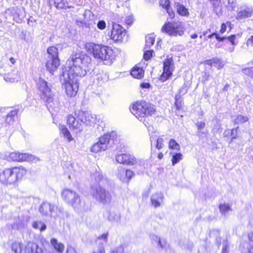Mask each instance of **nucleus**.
Returning a JSON list of instances; mask_svg holds the SVG:
<instances>
[{
	"instance_id": "obj_1",
	"label": "nucleus",
	"mask_w": 253,
	"mask_h": 253,
	"mask_svg": "<svg viewBox=\"0 0 253 253\" xmlns=\"http://www.w3.org/2000/svg\"><path fill=\"white\" fill-rule=\"evenodd\" d=\"M91 61L89 56L82 52L72 54L67 60L60 80L68 96L76 95L79 89V77L84 76L90 70Z\"/></svg>"
},
{
	"instance_id": "obj_2",
	"label": "nucleus",
	"mask_w": 253,
	"mask_h": 253,
	"mask_svg": "<svg viewBox=\"0 0 253 253\" xmlns=\"http://www.w3.org/2000/svg\"><path fill=\"white\" fill-rule=\"evenodd\" d=\"M85 49L96 59L112 63L115 59V55L112 49L107 46L88 42L85 44Z\"/></svg>"
},
{
	"instance_id": "obj_3",
	"label": "nucleus",
	"mask_w": 253,
	"mask_h": 253,
	"mask_svg": "<svg viewBox=\"0 0 253 253\" xmlns=\"http://www.w3.org/2000/svg\"><path fill=\"white\" fill-rule=\"evenodd\" d=\"M130 111L138 120L142 122L148 130H150V126L145 123L146 118L153 115L156 111L154 105L145 101H137L130 107Z\"/></svg>"
},
{
	"instance_id": "obj_4",
	"label": "nucleus",
	"mask_w": 253,
	"mask_h": 253,
	"mask_svg": "<svg viewBox=\"0 0 253 253\" xmlns=\"http://www.w3.org/2000/svg\"><path fill=\"white\" fill-rule=\"evenodd\" d=\"M26 174L23 168L5 169L0 173V182L6 186L14 185Z\"/></svg>"
},
{
	"instance_id": "obj_5",
	"label": "nucleus",
	"mask_w": 253,
	"mask_h": 253,
	"mask_svg": "<svg viewBox=\"0 0 253 253\" xmlns=\"http://www.w3.org/2000/svg\"><path fill=\"white\" fill-rule=\"evenodd\" d=\"M62 199L75 210L82 211L84 210V202H82L80 196L76 191L70 189L65 188L61 192Z\"/></svg>"
},
{
	"instance_id": "obj_6",
	"label": "nucleus",
	"mask_w": 253,
	"mask_h": 253,
	"mask_svg": "<svg viewBox=\"0 0 253 253\" xmlns=\"http://www.w3.org/2000/svg\"><path fill=\"white\" fill-rule=\"evenodd\" d=\"M37 85L41 98L46 103L47 106L52 107L51 104H54V96L47 82L43 79L39 78ZM55 102H56V100H55Z\"/></svg>"
},
{
	"instance_id": "obj_7",
	"label": "nucleus",
	"mask_w": 253,
	"mask_h": 253,
	"mask_svg": "<svg viewBox=\"0 0 253 253\" xmlns=\"http://www.w3.org/2000/svg\"><path fill=\"white\" fill-rule=\"evenodd\" d=\"M185 28L183 24L180 21L168 22L165 23L161 29V31L169 36L176 37L183 35Z\"/></svg>"
},
{
	"instance_id": "obj_8",
	"label": "nucleus",
	"mask_w": 253,
	"mask_h": 253,
	"mask_svg": "<svg viewBox=\"0 0 253 253\" xmlns=\"http://www.w3.org/2000/svg\"><path fill=\"white\" fill-rule=\"evenodd\" d=\"M91 194L94 199L103 204H108L111 201L110 193L100 185L92 186Z\"/></svg>"
},
{
	"instance_id": "obj_9",
	"label": "nucleus",
	"mask_w": 253,
	"mask_h": 253,
	"mask_svg": "<svg viewBox=\"0 0 253 253\" xmlns=\"http://www.w3.org/2000/svg\"><path fill=\"white\" fill-rule=\"evenodd\" d=\"M39 211L43 215L56 217L60 215L63 210L48 202H43L41 206Z\"/></svg>"
},
{
	"instance_id": "obj_10",
	"label": "nucleus",
	"mask_w": 253,
	"mask_h": 253,
	"mask_svg": "<svg viewBox=\"0 0 253 253\" xmlns=\"http://www.w3.org/2000/svg\"><path fill=\"white\" fill-rule=\"evenodd\" d=\"M110 137V134L108 133L99 137L98 141L92 145L90 151L92 152L97 153L106 150L108 148Z\"/></svg>"
},
{
	"instance_id": "obj_11",
	"label": "nucleus",
	"mask_w": 253,
	"mask_h": 253,
	"mask_svg": "<svg viewBox=\"0 0 253 253\" xmlns=\"http://www.w3.org/2000/svg\"><path fill=\"white\" fill-rule=\"evenodd\" d=\"M163 73L160 76V80L164 82L169 79L172 74L174 65L172 58L165 60L163 63Z\"/></svg>"
},
{
	"instance_id": "obj_12",
	"label": "nucleus",
	"mask_w": 253,
	"mask_h": 253,
	"mask_svg": "<svg viewBox=\"0 0 253 253\" xmlns=\"http://www.w3.org/2000/svg\"><path fill=\"white\" fill-rule=\"evenodd\" d=\"M125 36V29L118 24L113 23L110 35L111 39L115 42L122 41Z\"/></svg>"
},
{
	"instance_id": "obj_13",
	"label": "nucleus",
	"mask_w": 253,
	"mask_h": 253,
	"mask_svg": "<svg viewBox=\"0 0 253 253\" xmlns=\"http://www.w3.org/2000/svg\"><path fill=\"white\" fill-rule=\"evenodd\" d=\"M9 159L13 161L37 162L39 159L35 156L27 153H19L14 152L9 154Z\"/></svg>"
},
{
	"instance_id": "obj_14",
	"label": "nucleus",
	"mask_w": 253,
	"mask_h": 253,
	"mask_svg": "<svg viewBox=\"0 0 253 253\" xmlns=\"http://www.w3.org/2000/svg\"><path fill=\"white\" fill-rule=\"evenodd\" d=\"M67 122L69 128L76 133L81 132L83 129V122L75 118L72 115L67 117Z\"/></svg>"
},
{
	"instance_id": "obj_15",
	"label": "nucleus",
	"mask_w": 253,
	"mask_h": 253,
	"mask_svg": "<svg viewBox=\"0 0 253 253\" xmlns=\"http://www.w3.org/2000/svg\"><path fill=\"white\" fill-rule=\"evenodd\" d=\"M26 253H49L44 247L34 242H28L26 245Z\"/></svg>"
},
{
	"instance_id": "obj_16",
	"label": "nucleus",
	"mask_w": 253,
	"mask_h": 253,
	"mask_svg": "<svg viewBox=\"0 0 253 253\" xmlns=\"http://www.w3.org/2000/svg\"><path fill=\"white\" fill-rule=\"evenodd\" d=\"M116 161L120 164L133 165L137 163L136 158L129 154H121L116 156Z\"/></svg>"
},
{
	"instance_id": "obj_17",
	"label": "nucleus",
	"mask_w": 253,
	"mask_h": 253,
	"mask_svg": "<svg viewBox=\"0 0 253 253\" xmlns=\"http://www.w3.org/2000/svg\"><path fill=\"white\" fill-rule=\"evenodd\" d=\"M133 175L132 171L129 169H125L123 167H119L118 169L117 177L123 182H127L131 178Z\"/></svg>"
},
{
	"instance_id": "obj_18",
	"label": "nucleus",
	"mask_w": 253,
	"mask_h": 253,
	"mask_svg": "<svg viewBox=\"0 0 253 253\" xmlns=\"http://www.w3.org/2000/svg\"><path fill=\"white\" fill-rule=\"evenodd\" d=\"M83 118L81 122L88 126H94L99 122L97 116L87 112H82Z\"/></svg>"
},
{
	"instance_id": "obj_19",
	"label": "nucleus",
	"mask_w": 253,
	"mask_h": 253,
	"mask_svg": "<svg viewBox=\"0 0 253 253\" xmlns=\"http://www.w3.org/2000/svg\"><path fill=\"white\" fill-rule=\"evenodd\" d=\"M60 65V60L59 58H47L46 63L47 70L51 74H53Z\"/></svg>"
},
{
	"instance_id": "obj_20",
	"label": "nucleus",
	"mask_w": 253,
	"mask_h": 253,
	"mask_svg": "<svg viewBox=\"0 0 253 253\" xmlns=\"http://www.w3.org/2000/svg\"><path fill=\"white\" fill-rule=\"evenodd\" d=\"M164 196L163 193L157 192L153 194L151 197V203L155 208L160 207L164 203Z\"/></svg>"
},
{
	"instance_id": "obj_21",
	"label": "nucleus",
	"mask_w": 253,
	"mask_h": 253,
	"mask_svg": "<svg viewBox=\"0 0 253 253\" xmlns=\"http://www.w3.org/2000/svg\"><path fill=\"white\" fill-rule=\"evenodd\" d=\"M20 79V73L17 70H14L12 72L5 74L4 76V80L7 82H17Z\"/></svg>"
},
{
	"instance_id": "obj_22",
	"label": "nucleus",
	"mask_w": 253,
	"mask_h": 253,
	"mask_svg": "<svg viewBox=\"0 0 253 253\" xmlns=\"http://www.w3.org/2000/svg\"><path fill=\"white\" fill-rule=\"evenodd\" d=\"M253 13V9L250 7L241 8L238 11L236 19L238 20L249 18Z\"/></svg>"
},
{
	"instance_id": "obj_23",
	"label": "nucleus",
	"mask_w": 253,
	"mask_h": 253,
	"mask_svg": "<svg viewBox=\"0 0 253 253\" xmlns=\"http://www.w3.org/2000/svg\"><path fill=\"white\" fill-rule=\"evenodd\" d=\"M50 244L58 253H63L64 250V245L63 243L59 242L55 238H52L50 240Z\"/></svg>"
},
{
	"instance_id": "obj_24",
	"label": "nucleus",
	"mask_w": 253,
	"mask_h": 253,
	"mask_svg": "<svg viewBox=\"0 0 253 253\" xmlns=\"http://www.w3.org/2000/svg\"><path fill=\"white\" fill-rule=\"evenodd\" d=\"M11 250L14 253H26V245L22 243L15 242L11 246Z\"/></svg>"
},
{
	"instance_id": "obj_25",
	"label": "nucleus",
	"mask_w": 253,
	"mask_h": 253,
	"mask_svg": "<svg viewBox=\"0 0 253 253\" xmlns=\"http://www.w3.org/2000/svg\"><path fill=\"white\" fill-rule=\"evenodd\" d=\"M17 112L16 110H12L7 114L6 118L2 120L0 119V127L2 126V122L4 120L6 123L11 125L14 122V118L17 115Z\"/></svg>"
},
{
	"instance_id": "obj_26",
	"label": "nucleus",
	"mask_w": 253,
	"mask_h": 253,
	"mask_svg": "<svg viewBox=\"0 0 253 253\" xmlns=\"http://www.w3.org/2000/svg\"><path fill=\"white\" fill-rule=\"evenodd\" d=\"M236 0H219V5L224 6L229 10H232L236 5Z\"/></svg>"
},
{
	"instance_id": "obj_27",
	"label": "nucleus",
	"mask_w": 253,
	"mask_h": 253,
	"mask_svg": "<svg viewBox=\"0 0 253 253\" xmlns=\"http://www.w3.org/2000/svg\"><path fill=\"white\" fill-rule=\"evenodd\" d=\"M175 7L176 9L177 12L180 15L186 17L189 15L188 9L182 4H181L179 3H175Z\"/></svg>"
},
{
	"instance_id": "obj_28",
	"label": "nucleus",
	"mask_w": 253,
	"mask_h": 253,
	"mask_svg": "<svg viewBox=\"0 0 253 253\" xmlns=\"http://www.w3.org/2000/svg\"><path fill=\"white\" fill-rule=\"evenodd\" d=\"M130 74L134 78L140 79L144 76V71L142 68L135 66L132 69Z\"/></svg>"
},
{
	"instance_id": "obj_29",
	"label": "nucleus",
	"mask_w": 253,
	"mask_h": 253,
	"mask_svg": "<svg viewBox=\"0 0 253 253\" xmlns=\"http://www.w3.org/2000/svg\"><path fill=\"white\" fill-rule=\"evenodd\" d=\"M59 129L61 133L63 135V136L66 138L68 141H71L73 140V138L72 137V135L66 127L65 126L62 125L59 126Z\"/></svg>"
},
{
	"instance_id": "obj_30",
	"label": "nucleus",
	"mask_w": 253,
	"mask_h": 253,
	"mask_svg": "<svg viewBox=\"0 0 253 253\" xmlns=\"http://www.w3.org/2000/svg\"><path fill=\"white\" fill-rule=\"evenodd\" d=\"M248 120L249 119L247 116H244L242 115H238L235 117H232V122L235 125L247 122Z\"/></svg>"
},
{
	"instance_id": "obj_31",
	"label": "nucleus",
	"mask_w": 253,
	"mask_h": 253,
	"mask_svg": "<svg viewBox=\"0 0 253 253\" xmlns=\"http://www.w3.org/2000/svg\"><path fill=\"white\" fill-rule=\"evenodd\" d=\"M54 3L57 9H67L71 7L65 0H56Z\"/></svg>"
},
{
	"instance_id": "obj_32",
	"label": "nucleus",
	"mask_w": 253,
	"mask_h": 253,
	"mask_svg": "<svg viewBox=\"0 0 253 253\" xmlns=\"http://www.w3.org/2000/svg\"><path fill=\"white\" fill-rule=\"evenodd\" d=\"M47 53L49 58H59L58 49L56 47L51 46L47 48Z\"/></svg>"
},
{
	"instance_id": "obj_33",
	"label": "nucleus",
	"mask_w": 253,
	"mask_h": 253,
	"mask_svg": "<svg viewBox=\"0 0 253 253\" xmlns=\"http://www.w3.org/2000/svg\"><path fill=\"white\" fill-rule=\"evenodd\" d=\"M155 36L153 34H151L146 36L145 48H149L153 45L155 42Z\"/></svg>"
},
{
	"instance_id": "obj_34",
	"label": "nucleus",
	"mask_w": 253,
	"mask_h": 253,
	"mask_svg": "<svg viewBox=\"0 0 253 253\" xmlns=\"http://www.w3.org/2000/svg\"><path fill=\"white\" fill-rule=\"evenodd\" d=\"M107 214V218L111 221L118 222L120 219V215L114 211H109Z\"/></svg>"
},
{
	"instance_id": "obj_35",
	"label": "nucleus",
	"mask_w": 253,
	"mask_h": 253,
	"mask_svg": "<svg viewBox=\"0 0 253 253\" xmlns=\"http://www.w3.org/2000/svg\"><path fill=\"white\" fill-rule=\"evenodd\" d=\"M152 240L154 242L157 243L161 249H167V244L165 240H161L159 237L157 236H153Z\"/></svg>"
},
{
	"instance_id": "obj_36",
	"label": "nucleus",
	"mask_w": 253,
	"mask_h": 253,
	"mask_svg": "<svg viewBox=\"0 0 253 253\" xmlns=\"http://www.w3.org/2000/svg\"><path fill=\"white\" fill-rule=\"evenodd\" d=\"M210 62L211 65L217 68L218 69L222 68L224 65V63L217 58H213L210 60Z\"/></svg>"
},
{
	"instance_id": "obj_37",
	"label": "nucleus",
	"mask_w": 253,
	"mask_h": 253,
	"mask_svg": "<svg viewBox=\"0 0 253 253\" xmlns=\"http://www.w3.org/2000/svg\"><path fill=\"white\" fill-rule=\"evenodd\" d=\"M32 227L35 229L39 230L41 232L44 231L46 228V225L42 221H34L32 224Z\"/></svg>"
},
{
	"instance_id": "obj_38",
	"label": "nucleus",
	"mask_w": 253,
	"mask_h": 253,
	"mask_svg": "<svg viewBox=\"0 0 253 253\" xmlns=\"http://www.w3.org/2000/svg\"><path fill=\"white\" fill-rule=\"evenodd\" d=\"M169 148L170 149L179 151L180 150V146L179 144L176 142L173 139H170L169 142Z\"/></svg>"
},
{
	"instance_id": "obj_39",
	"label": "nucleus",
	"mask_w": 253,
	"mask_h": 253,
	"mask_svg": "<svg viewBox=\"0 0 253 253\" xmlns=\"http://www.w3.org/2000/svg\"><path fill=\"white\" fill-rule=\"evenodd\" d=\"M183 158V155L182 154L180 153H175L173 155L171 162L173 166L175 165L176 164L178 163L180 160H181Z\"/></svg>"
},
{
	"instance_id": "obj_40",
	"label": "nucleus",
	"mask_w": 253,
	"mask_h": 253,
	"mask_svg": "<svg viewBox=\"0 0 253 253\" xmlns=\"http://www.w3.org/2000/svg\"><path fill=\"white\" fill-rule=\"evenodd\" d=\"M219 210L223 215H225L227 212L231 210L230 206L228 204H221L219 205Z\"/></svg>"
},
{
	"instance_id": "obj_41",
	"label": "nucleus",
	"mask_w": 253,
	"mask_h": 253,
	"mask_svg": "<svg viewBox=\"0 0 253 253\" xmlns=\"http://www.w3.org/2000/svg\"><path fill=\"white\" fill-rule=\"evenodd\" d=\"M92 178H94L96 182L100 181L103 178V175L101 170L98 169L92 175Z\"/></svg>"
},
{
	"instance_id": "obj_42",
	"label": "nucleus",
	"mask_w": 253,
	"mask_h": 253,
	"mask_svg": "<svg viewBox=\"0 0 253 253\" xmlns=\"http://www.w3.org/2000/svg\"><path fill=\"white\" fill-rule=\"evenodd\" d=\"M242 72L244 74L253 79V67L244 68Z\"/></svg>"
},
{
	"instance_id": "obj_43",
	"label": "nucleus",
	"mask_w": 253,
	"mask_h": 253,
	"mask_svg": "<svg viewBox=\"0 0 253 253\" xmlns=\"http://www.w3.org/2000/svg\"><path fill=\"white\" fill-rule=\"evenodd\" d=\"M145 50L144 52L143 57L145 60H148L150 59L152 56V53L153 52V50H148V48H145Z\"/></svg>"
},
{
	"instance_id": "obj_44",
	"label": "nucleus",
	"mask_w": 253,
	"mask_h": 253,
	"mask_svg": "<svg viewBox=\"0 0 253 253\" xmlns=\"http://www.w3.org/2000/svg\"><path fill=\"white\" fill-rule=\"evenodd\" d=\"M197 128H198V131L197 132V134L198 136L201 135V130L204 128L205 126V123L203 122H198L196 124Z\"/></svg>"
},
{
	"instance_id": "obj_45",
	"label": "nucleus",
	"mask_w": 253,
	"mask_h": 253,
	"mask_svg": "<svg viewBox=\"0 0 253 253\" xmlns=\"http://www.w3.org/2000/svg\"><path fill=\"white\" fill-rule=\"evenodd\" d=\"M164 140L162 138H158L157 139L156 148L157 149H161L164 147Z\"/></svg>"
},
{
	"instance_id": "obj_46",
	"label": "nucleus",
	"mask_w": 253,
	"mask_h": 253,
	"mask_svg": "<svg viewBox=\"0 0 253 253\" xmlns=\"http://www.w3.org/2000/svg\"><path fill=\"white\" fill-rule=\"evenodd\" d=\"M97 27L99 29L103 30L106 28V23L104 20H99L97 24Z\"/></svg>"
},
{
	"instance_id": "obj_47",
	"label": "nucleus",
	"mask_w": 253,
	"mask_h": 253,
	"mask_svg": "<svg viewBox=\"0 0 253 253\" xmlns=\"http://www.w3.org/2000/svg\"><path fill=\"white\" fill-rule=\"evenodd\" d=\"M160 4L166 9L170 7L169 0H160Z\"/></svg>"
},
{
	"instance_id": "obj_48",
	"label": "nucleus",
	"mask_w": 253,
	"mask_h": 253,
	"mask_svg": "<svg viewBox=\"0 0 253 253\" xmlns=\"http://www.w3.org/2000/svg\"><path fill=\"white\" fill-rule=\"evenodd\" d=\"M238 128L239 127L237 126V127L231 129V135L232 136V140L237 138Z\"/></svg>"
},
{
	"instance_id": "obj_49",
	"label": "nucleus",
	"mask_w": 253,
	"mask_h": 253,
	"mask_svg": "<svg viewBox=\"0 0 253 253\" xmlns=\"http://www.w3.org/2000/svg\"><path fill=\"white\" fill-rule=\"evenodd\" d=\"M133 21V17L132 15H127L126 18V24L129 25H131Z\"/></svg>"
},
{
	"instance_id": "obj_50",
	"label": "nucleus",
	"mask_w": 253,
	"mask_h": 253,
	"mask_svg": "<svg viewBox=\"0 0 253 253\" xmlns=\"http://www.w3.org/2000/svg\"><path fill=\"white\" fill-rule=\"evenodd\" d=\"M111 253H124V249L122 246H120L116 249L113 250Z\"/></svg>"
},
{
	"instance_id": "obj_51",
	"label": "nucleus",
	"mask_w": 253,
	"mask_h": 253,
	"mask_svg": "<svg viewBox=\"0 0 253 253\" xmlns=\"http://www.w3.org/2000/svg\"><path fill=\"white\" fill-rule=\"evenodd\" d=\"M93 253H105L103 244H100L97 248V250L96 251H94Z\"/></svg>"
},
{
	"instance_id": "obj_52",
	"label": "nucleus",
	"mask_w": 253,
	"mask_h": 253,
	"mask_svg": "<svg viewBox=\"0 0 253 253\" xmlns=\"http://www.w3.org/2000/svg\"><path fill=\"white\" fill-rule=\"evenodd\" d=\"M246 45L248 48L253 46V35L251 36L247 41Z\"/></svg>"
},
{
	"instance_id": "obj_53",
	"label": "nucleus",
	"mask_w": 253,
	"mask_h": 253,
	"mask_svg": "<svg viewBox=\"0 0 253 253\" xmlns=\"http://www.w3.org/2000/svg\"><path fill=\"white\" fill-rule=\"evenodd\" d=\"M226 39H228V40L231 43V44L233 45H234L235 44V40L236 39V35H232L226 38Z\"/></svg>"
},
{
	"instance_id": "obj_54",
	"label": "nucleus",
	"mask_w": 253,
	"mask_h": 253,
	"mask_svg": "<svg viewBox=\"0 0 253 253\" xmlns=\"http://www.w3.org/2000/svg\"><path fill=\"white\" fill-rule=\"evenodd\" d=\"M167 13L169 14L170 18L171 19H173L174 17V12L171 9L170 7H169V8L166 9Z\"/></svg>"
},
{
	"instance_id": "obj_55",
	"label": "nucleus",
	"mask_w": 253,
	"mask_h": 253,
	"mask_svg": "<svg viewBox=\"0 0 253 253\" xmlns=\"http://www.w3.org/2000/svg\"><path fill=\"white\" fill-rule=\"evenodd\" d=\"M250 241V245L253 246V232H250L248 235Z\"/></svg>"
},
{
	"instance_id": "obj_56",
	"label": "nucleus",
	"mask_w": 253,
	"mask_h": 253,
	"mask_svg": "<svg viewBox=\"0 0 253 253\" xmlns=\"http://www.w3.org/2000/svg\"><path fill=\"white\" fill-rule=\"evenodd\" d=\"M227 29L226 24L225 23H222L221 26V28L220 29L219 32L220 34H222L225 32Z\"/></svg>"
},
{
	"instance_id": "obj_57",
	"label": "nucleus",
	"mask_w": 253,
	"mask_h": 253,
	"mask_svg": "<svg viewBox=\"0 0 253 253\" xmlns=\"http://www.w3.org/2000/svg\"><path fill=\"white\" fill-rule=\"evenodd\" d=\"M212 5L216 9L218 6H219V0H210Z\"/></svg>"
},
{
	"instance_id": "obj_58",
	"label": "nucleus",
	"mask_w": 253,
	"mask_h": 253,
	"mask_svg": "<svg viewBox=\"0 0 253 253\" xmlns=\"http://www.w3.org/2000/svg\"><path fill=\"white\" fill-rule=\"evenodd\" d=\"M247 250H242V253H253V246H250Z\"/></svg>"
},
{
	"instance_id": "obj_59",
	"label": "nucleus",
	"mask_w": 253,
	"mask_h": 253,
	"mask_svg": "<svg viewBox=\"0 0 253 253\" xmlns=\"http://www.w3.org/2000/svg\"><path fill=\"white\" fill-rule=\"evenodd\" d=\"M108 234L104 233L98 237V240H103L106 241L107 239Z\"/></svg>"
},
{
	"instance_id": "obj_60",
	"label": "nucleus",
	"mask_w": 253,
	"mask_h": 253,
	"mask_svg": "<svg viewBox=\"0 0 253 253\" xmlns=\"http://www.w3.org/2000/svg\"><path fill=\"white\" fill-rule=\"evenodd\" d=\"M215 38L216 39L219 41V42H222L223 41V40L225 39H226V37H220L219 35L218 34H217V33L215 32Z\"/></svg>"
},
{
	"instance_id": "obj_61",
	"label": "nucleus",
	"mask_w": 253,
	"mask_h": 253,
	"mask_svg": "<svg viewBox=\"0 0 253 253\" xmlns=\"http://www.w3.org/2000/svg\"><path fill=\"white\" fill-rule=\"evenodd\" d=\"M140 86L143 88H148L150 87V84L148 83H143L140 84Z\"/></svg>"
},
{
	"instance_id": "obj_62",
	"label": "nucleus",
	"mask_w": 253,
	"mask_h": 253,
	"mask_svg": "<svg viewBox=\"0 0 253 253\" xmlns=\"http://www.w3.org/2000/svg\"><path fill=\"white\" fill-rule=\"evenodd\" d=\"M66 253H77L76 250L73 247L68 248Z\"/></svg>"
},
{
	"instance_id": "obj_63",
	"label": "nucleus",
	"mask_w": 253,
	"mask_h": 253,
	"mask_svg": "<svg viewBox=\"0 0 253 253\" xmlns=\"http://www.w3.org/2000/svg\"><path fill=\"white\" fill-rule=\"evenodd\" d=\"M177 95L175 96V105L176 107V108L177 110H179L180 109L181 107V104L180 102H178V100H177Z\"/></svg>"
},
{
	"instance_id": "obj_64",
	"label": "nucleus",
	"mask_w": 253,
	"mask_h": 253,
	"mask_svg": "<svg viewBox=\"0 0 253 253\" xmlns=\"http://www.w3.org/2000/svg\"><path fill=\"white\" fill-rule=\"evenodd\" d=\"M187 91V89L185 87H182L179 90V93L180 94H184Z\"/></svg>"
}]
</instances>
